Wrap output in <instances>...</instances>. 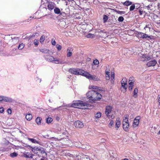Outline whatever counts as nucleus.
<instances>
[{"mask_svg": "<svg viewBox=\"0 0 160 160\" xmlns=\"http://www.w3.org/2000/svg\"><path fill=\"white\" fill-rule=\"evenodd\" d=\"M69 72L72 74L75 75H81L89 79H92L94 81L99 80L98 77L95 75H91L89 73L84 71L82 69L78 68H71Z\"/></svg>", "mask_w": 160, "mask_h": 160, "instance_id": "obj_1", "label": "nucleus"}, {"mask_svg": "<svg viewBox=\"0 0 160 160\" xmlns=\"http://www.w3.org/2000/svg\"><path fill=\"white\" fill-rule=\"evenodd\" d=\"M86 96L88 98L86 102L88 103L94 102L96 100H99L102 97L100 93L93 90L88 92L86 94Z\"/></svg>", "mask_w": 160, "mask_h": 160, "instance_id": "obj_2", "label": "nucleus"}, {"mask_svg": "<svg viewBox=\"0 0 160 160\" xmlns=\"http://www.w3.org/2000/svg\"><path fill=\"white\" fill-rule=\"evenodd\" d=\"M87 102H84L81 100L73 101V103L71 105L72 107L81 109H89L91 106Z\"/></svg>", "mask_w": 160, "mask_h": 160, "instance_id": "obj_3", "label": "nucleus"}, {"mask_svg": "<svg viewBox=\"0 0 160 160\" xmlns=\"http://www.w3.org/2000/svg\"><path fill=\"white\" fill-rule=\"evenodd\" d=\"M44 58L47 61L56 64H62L66 63V61L64 58H54L52 56L47 55L45 56Z\"/></svg>", "mask_w": 160, "mask_h": 160, "instance_id": "obj_4", "label": "nucleus"}, {"mask_svg": "<svg viewBox=\"0 0 160 160\" xmlns=\"http://www.w3.org/2000/svg\"><path fill=\"white\" fill-rule=\"evenodd\" d=\"M135 34H136V36L138 38L143 39H147L148 38L151 39L150 36H149L147 34L142 32H137Z\"/></svg>", "mask_w": 160, "mask_h": 160, "instance_id": "obj_5", "label": "nucleus"}, {"mask_svg": "<svg viewBox=\"0 0 160 160\" xmlns=\"http://www.w3.org/2000/svg\"><path fill=\"white\" fill-rule=\"evenodd\" d=\"M121 84L122 87L123 88V90H122V91H123V92H125L128 87L127 79L125 78H123L122 79L121 81Z\"/></svg>", "mask_w": 160, "mask_h": 160, "instance_id": "obj_6", "label": "nucleus"}, {"mask_svg": "<svg viewBox=\"0 0 160 160\" xmlns=\"http://www.w3.org/2000/svg\"><path fill=\"white\" fill-rule=\"evenodd\" d=\"M74 126L78 128H82L84 127V124L82 122L80 121H77L74 123Z\"/></svg>", "mask_w": 160, "mask_h": 160, "instance_id": "obj_7", "label": "nucleus"}, {"mask_svg": "<svg viewBox=\"0 0 160 160\" xmlns=\"http://www.w3.org/2000/svg\"><path fill=\"white\" fill-rule=\"evenodd\" d=\"M23 156L27 158H32L34 156L32 154L31 152H24L23 153Z\"/></svg>", "mask_w": 160, "mask_h": 160, "instance_id": "obj_8", "label": "nucleus"}, {"mask_svg": "<svg viewBox=\"0 0 160 160\" xmlns=\"http://www.w3.org/2000/svg\"><path fill=\"white\" fill-rule=\"evenodd\" d=\"M140 61L143 62L147 61L151 59V58L150 56L147 55H146L142 54L140 56Z\"/></svg>", "mask_w": 160, "mask_h": 160, "instance_id": "obj_9", "label": "nucleus"}, {"mask_svg": "<svg viewBox=\"0 0 160 160\" xmlns=\"http://www.w3.org/2000/svg\"><path fill=\"white\" fill-rule=\"evenodd\" d=\"M28 140L31 141L33 143H37L39 144L40 145H42V142L39 141V139L38 138H37L38 140H36L35 139L29 138H28Z\"/></svg>", "mask_w": 160, "mask_h": 160, "instance_id": "obj_10", "label": "nucleus"}, {"mask_svg": "<svg viewBox=\"0 0 160 160\" xmlns=\"http://www.w3.org/2000/svg\"><path fill=\"white\" fill-rule=\"evenodd\" d=\"M112 109V107L110 106H108L106 107L105 113L108 117L109 116H110V115H109V114L111 112Z\"/></svg>", "mask_w": 160, "mask_h": 160, "instance_id": "obj_11", "label": "nucleus"}, {"mask_svg": "<svg viewBox=\"0 0 160 160\" xmlns=\"http://www.w3.org/2000/svg\"><path fill=\"white\" fill-rule=\"evenodd\" d=\"M140 119V116H138L136 118L134 119L133 124V126L134 127H135L138 126L139 124V120Z\"/></svg>", "mask_w": 160, "mask_h": 160, "instance_id": "obj_12", "label": "nucleus"}, {"mask_svg": "<svg viewBox=\"0 0 160 160\" xmlns=\"http://www.w3.org/2000/svg\"><path fill=\"white\" fill-rule=\"evenodd\" d=\"M157 63V61L155 60H153L148 62L147 64V65L148 67L154 66Z\"/></svg>", "mask_w": 160, "mask_h": 160, "instance_id": "obj_13", "label": "nucleus"}, {"mask_svg": "<svg viewBox=\"0 0 160 160\" xmlns=\"http://www.w3.org/2000/svg\"><path fill=\"white\" fill-rule=\"evenodd\" d=\"M55 5L54 3L52 2H48V9L50 10H52L55 8Z\"/></svg>", "mask_w": 160, "mask_h": 160, "instance_id": "obj_14", "label": "nucleus"}, {"mask_svg": "<svg viewBox=\"0 0 160 160\" xmlns=\"http://www.w3.org/2000/svg\"><path fill=\"white\" fill-rule=\"evenodd\" d=\"M29 147H30L32 148L31 150L32 152L35 154H36L37 155H38V151H39V150H41V148H38V147H32L30 146H28Z\"/></svg>", "mask_w": 160, "mask_h": 160, "instance_id": "obj_15", "label": "nucleus"}, {"mask_svg": "<svg viewBox=\"0 0 160 160\" xmlns=\"http://www.w3.org/2000/svg\"><path fill=\"white\" fill-rule=\"evenodd\" d=\"M72 51L73 49L69 47L68 48L67 51L68 52L67 54V56L68 57H70L72 55Z\"/></svg>", "mask_w": 160, "mask_h": 160, "instance_id": "obj_16", "label": "nucleus"}, {"mask_svg": "<svg viewBox=\"0 0 160 160\" xmlns=\"http://www.w3.org/2000/svg\"><path fill=\"white\" fill-rule=\"evenodd\" d=\"M2 101L6 102H11L12 101V99L11 98L6 97L3 96Z\"/></svg>", "mask_w": 160, "mask_h": 160, "instance_id": "obj_17", "label": "nucleus"}, {"mask_svg": "<svg viewBox=\"0 0 160 160\" xmlns=\"http://www.w3.org/2000/svg\"><path fill=\"white\" fill-rule=\"evenodd\" d=\"M120 118H118L116 119V124H115V127L116 128H117V130L120 126Z\"/></svg>", "mask_w": 160, "mask_h": 160, "instance_id": "obj_18", "label": "nucleus"}, {"mask_svg": "<svg viewBox=\"0 0 160 160\" xmlns=\"http://www.w3.org/2000/svg\"><path fill=\"white\" fill-rule=\"evenodd\" d=\"M122 125L124 130L126 131H127L129 126L128 122L126 123H122Z\"/></svg>", "mask_w": 160, "mask_h": 160, "instance_id": "obj_19", "label": "nucleus"}, {"mask_svg": "<svg viewBox=\"0 0 160 160\" xmlns=\"http://www.w3.org/2000/svg\"><path fill=\"white\" fill-rule=\"evenodd\" d=\"M111 82L113 84L114 82L115 74L113 72H111Z\"/></svg>", "mask_w": 160, "mask_h": 160, "instance_id": "obj_20", "label": "nucleus"}, {"mask_svg": "<svg viewBox=\"0 0 160 160\" xmlns=\"http://www.w3.org/2000/svg\"><path fill=\"white\" fill-rule=\"evenodd\" d=\"M54 12L57 14H59L61 15L62 14V12H61L60 9L58 8H55L54 10Z\"/></svg>", "mask_w": 160, "mask_h": 160, "instance_id": "obj_21", "label": "nucleus"}, {"mask_svg": "<svg viewBox=\"0 0 160 160\" xmlns=\"http://www.w3.org/2000/svg\"><path fill=\"white\" fill-rule=\"evenodd\" d=\"M122 3L124 6H128L132 5V2L129 0H127L125 2H122Z\"/></svg>", "mask_w": 160, "mask_h": 160, "instance_id": "obj_22", "label": "nucleus"}, {"mask_svg": "<svg viewBox=\"0 0 160 160\" xmlns=\"http://www.w3.org/2000/svg\"><path fill=\"white\" fill-rule=\"evenodd\" d=\"M128 116L127 115H125L123 120L122 123H126L128 122Z\"/></svg>", "mask_w": 160, "mask_h": 160, "instance_id": "obj_23", "label": "nucleus"}, {"mask_svg": "<svg viewBox=\"0 0 160 160\" xmlns=\"http://www.w3.org/2000/svg\"><path fill=\"white\" fill-rule=\"evenodd\" d=\"M39 50L40 52L46 54L48 53L49 52V50L46 48L41 49Z\"/></svg>", "mask_w": 160, "mask_h": 160, "instance_id": "obj_24", "label": "nucleus"}, {"mask_svg": "<svg viewBox=\"0 0 160 160\" xmlns=\"http://www.w3.org/2000/svg\"><path fill=\"white\" fill-rule=\"evenodd\" d=\"M138 90L137 88H135L133 91V97L136 98L138 96Z\"/></svg>", "mask_w": 160, "mask_h": 160, "instance_id": "obj_25", "label": "nucleus"}, {"mask_svg": "<svg viewBox=\"0 0 160 160\" xmlns=\"http://www.w3.org/2000/svg\"><path fill=\"white\" fill-rule=\"evenodd\" d=\"M32 118V116L31 114H28L26 116V118L28 121L31 120Z\"/></svg>", "mask_w": 160, "mask_h": 160, "instance_id": "obj_26", "label": "nucleus"}, {"mask_svg": "<svg viewBox=\"0 0 160 160\" xmlns=\"http://www.w3.org/2000/svg\"><path fill=\"white\" fill-rule=\"evenodd\" d=\"M41 120H42V118H40L39 117H38L36 120V123L38 125L40 124L41 123Z\"/></svg>", "mask_w": 160, "mask_h": 160, "instance_id": "obj_27", "label": "nucleus"}, {"mask_svg": "<svg viewBox=\"0 0 160 160\" xmlns=\"http://www.w3.org/2000/svg\"><path fill=\"white\" fill-rule=\"evenodd\" d=\"M108 19V17L106 15L103 16V20L104 23H105Z\"/></svg>", "mask_w": 160, "mask_h": 160, "instance_id": "obj_28", "label": "nucleus"}, {"mask_svg": "<svg viewBox=\"0 0 160 160\" xmlns=\"http://www.w3.org/2000/svg\"><path fill=\"white\" fill-rule=\"evenodd\" d=\"M138 12L140 15H142L144 13H145V12L143 11L142 8H139L138 9Z\"/></svg>", "mask_w": 160, "mask_h": 160, "instance_id": "obj_29", "label": "nucleus"}, {"mask_svg": "<svg viewBox=\"0 0 160 160\" xmlns=\"http://www.w3.org/2000/svg\"><path fill=\"white\" fill-rule=\"evenodd\" d=\"M18 153H16L15 152H14L11 153L10 154V156L11 157H12V158H14V157H16L18 156Z\"/></svg>", "mask_w": 160, "mask_h": 160, "instance_id": "obj_30", "label": "nucleus"}, {"mask_svg": "<svg viewBox=\"0 0 160 160\" xmlns=\"http://www.w3.org/2000/svg\"><path fill=\"white\" fill-rule=\"evenodd\" d=\"M46 122L48 123H50L52 121V119L51 118H48L46 119Z\"/></svg>", "mask_w": 160, "mask_h": 160, "instance_id": "obj_31", "label": "nucleus"}, {"mask_svg": "<svg viewBox=\"0 0 160 160\" xmlns=\"http://www.w3.org/2000/svg\"><path fill=\"white\" fill-rule=\"evenodd\" d=\"M24 47V45L22 43L20 44L18 46V49L19 50H22Z\"/></svg>", "mask_w": 160, "mask_h": 160, "instance_id": "obj_32", "label": "nucleus"}, {"mask_svg": "<svg viewBox=\"0 0 160 160\" xmlns=\"http://www.w3.org/2000/svg\"><path fill=\"white\" fill-rule=\"evenodd\" d=\"M45 38L44 35H42L40 38L39 41L41 43H42L45 40Z\"/></svg>", "mask_w": 160, "mask_h": 160, "instance_id": "obj_33", "label": "nucleus"}, {"mask_svg": "<svg viewBox=\"0 0 160 160\" xmlns=\"http://www.w3.org/2000/svg\"><path fill=\"white\" fill-rule=\"evenodd\" d=\"M101 116V113L100 112H97L95 116V117L96 118H99Z\"/></svg>", "mask_w": 160, "mask_h": 160, "instance_id": "obj_34", "label": "nucleus"}, {"mask_svg": "<svg viewBox=\"0 0 160 160\" xmlns=\"http://www.w3.org/2000/svg\"><path fill=\"white\" fill-rule=\"evenodd\" d=\"M115 11L117 13L121 15L125 13V12L124 11H118L116 10H115Z\"/></svg>", "mask_w": 160, "mask_h": 160, "instance_id": "obj_35", "label": "nucleus"}, {"mask_svg": "<svg viewBox=\"0 0 160 160\" xmlns=\"http://www.w3.org/2000/svg\"><path fill=\"white\" fill-rule=\"evenodd\" d=\"M93 63L94 65H97L99 63V62L97 59H95L93 60Z\"/></svg>", "mask_w": 160, "mask_h": 160, "instance_id": "obj_36", "label": "nucleus"}, {"mask_svg": "<svg viewBox=\"0 0 160 160\" xmlns=\"http://www.w3.org/2000/svg\"><path fill=\"white\" fill-rule=\"evenodd\" d=\"M135 8V6L134 4H132L130 7V11H132Z\"/></svg>", "mask_w": 160, "mask_h": 160, "instance_id": "obj_37", "label": "nucleus"}, {"mask_svg": "<svg viewBox=\"0 0 160 160\" xmlns=\"http://www.w3.org/2000/svg\"><path fill=\"white\" fill-rule=\"evenodd\" d=\"M124 18L123 17L120 16L118 18V20L119 22H122L124 20Z\"/></svg>", "mask_w": 160, "mask_h": 160, "instance_id": "obj_38", "label": "nucleus"}, {"mask_svg": "<svg viewBox=\"0 0 160 160\" xmlns=\"http://www.w3.org/2000/svg\"><path fill=\"white\" fill-rule=\"evenodd\" d=\"M38 40L37 39H35L34 40V43L35 45L38 46Z\"/></svg>", "mask_w": 160, "mask_h": 160, "instance_id": "obj_39", "label": "nucleus"}, {"mask_svg": "<svg viewBox=\"0 0 160 160\" xmlns=\"http://www.w3.org/2000/svg\"><path fill=\"white\" fill-rule=\"evenodd\" d=\"M56 47L58 50L59 51L61 50L62 48V46L59 44H57L56 45Z\"/></svg>", "mask_w": 160, "mask_h": 160, "instance_id": "obj_40", "label": "nucleus"}, {"mask_svg": "<svg viewBox=\"0 0 160 160\" xmlns=\"http://www.w3.org/2000/svg\"><path fill=\"white\" fill-rule=\"evenodd\" d=\"M114 122L113 120L110 121V123L109 124L108 126L109 127H111L113 125Z\"/></svg>", "mask_w": 160, "mask_h": 160, "instance_id": "obj_41", "label": "nucleus"}, {"mask_svg": "<svg viewBox=\"0 0 160 160\" xmlns=\"http://www.w3.org/2000/svg\"><path fill=\"white\" fill-rule=\"evenodd\" d=\"M39 151H40L41 153L42 154L45 153L46 156H47V153H46L45 151L44 150L43 148L42 149H41V150H39Z\"/></svg>", "mask_w": 160, "mask_h": 160, "instance_id": "obj_42", "label": "nucleus"}, {"mask_svg": "<svg viewBox=\"0 0 160 160\" xmlns=\"http://www.w3.org/2000/svg\"><path fill=\"white\" fill-rule=\"evenodd\" d=\"M144 29L145 30H147V31H150V27H148V25H146V26L144 27Z\"/></svg>", "mask_w": 160, "mask_h": 160, "instance_id": "obj_43", "label": "nucleus"}, {"mask_svg": "<svg viewBox=\"0 0 160 160\" xmlns=\"http://www.w3.org/2000/svg\"><path fill=\"white\" fill-rule=\"evenodd\" d=\"M134 81H128V84L129 86H134Z\"/></svg>", "mask_w": 160, "mask_h": 160, "instance_id": "obj_44", "label": "nucleus"}, {"mask_svg": "<svg viewBox=\"0 0 160 160\" xmlns=\"http://www.w3.org/2000/svg\"><path fill=\"white\" fill-rule=\"evenodd\" d=\"M94 35L92 34L91 33H89L87 35V37L88 38H90L91 37H93L94 36Z\"/></svg>", "mask_w": 160, "mask_h": 160, "instance_id": "obj_45", "label": "nucleus"}, {"mask_svg": "<svg viewBox=\"0 0 160 160\" xmlns=\"http://www.w3.org/2000/svg\"><path fill=\"white\" fill-rule=\"evenodd\" d=\"M52 44L53 45H55L56 44V41H55L54 39L52 38Z\"/></svg>", "mask_w": 160, "mask_h": 160, "instance_id": "obj_46", "label": "nucleus"}, {"mask_svg": "<svg viewBox=\"0 0 160 160\" xmlns=\"http://www.w3.org/2000/svg\"><path fill=\"white\" fill-rule=\"evenodd\" d=\"M36 81L40 83L41 81V79L37 77L36 78Z\"/></svg>", "mask_w": 160, "mask_h": 160, "instance_id": "obj_47", "label": "nucleus"}, {"mask_svg": "<svg viewBox=\"0 0 160 160\" xmlns=\"http://www.w3.org/2000/svg\"><path fill=\"white\" fill-rule=\"evenodd\" d=\"M4 111V109L3 108H0V113H2Z\"/></svg>", "mask_w": 160, "mask_h": 160, "instance_id": "obj_48", "label": "nucleus"}, {"mask_svg": "<svg viewBox=\"0 0 160 160\" xmlns=\"http://www.w3.org/2000/svg\"><path fill=\"white\" fill-rule=\"evenodd\" d=\"M90 88L93 89H97V87L94 86H91L90 87Z\"/></svg>", "mask_w": 160, "mask_h": 160, "instance_id": "obj_49", "label": "nucleus"}, {"mask_svg": "<svg viewBox=\"0 0 160 160\" xmlns=\"http://www.w3.org/2000/svg\"><path fill=\"white\" fill-rule=\"evenodd\" d=\"M134 78L133 77H130L129 78V81H133Z\"/></svg>", "mask_w": 160, "mask_h": 160, "instance_id": "obj_50", "label": "nucleus"}, {"mask_svg": "<svg viewBox=\"0 0 160 160\" xmlns=\"http://www.w3.org/2000/svg\"><path fill=\"white\" fill-rule=\"evenodd\" d=\"M133 86H128V89L129 91H131L132 90V88H133Z\"/></svg>", "mask_w": 160, "mask_h": 160, "instance_id": "obj_51", "label": "nucleus"}, {"mask_svg": "<svg viewBox=\"0 0 160 160\" xmlns=\"http://www.w3.org/2000/svg\"><path fill=\"white\" fill-rule=\"evenodd\" d=\"M105 79L107 80H109L110 79L109 75L106 76L105 77Z\"/></svg>", "mask_w": 160, "mask_h": 160, "instance_id": "obj_52", "label": "nucleus"}, {"mask_svg": "<svg viewBox=\"0 0 160 160\" xmlns=\"http://www.w3.org/2000/svg\"><path fill=\"white\" fill-rule=\"evenodd\" d=\"M110 118H112V119H113V118H114L115 116H114V115H111V116H110H110H109V117H108V118H110Z\"/></svg>", "mask_w": 160, "mask_h": 160, "instance_id": "obj_53", "label": "nucleus"}, {"mask_svg": "<svg viewBox=\"0 0 160 160\" xmlns=\"http://www.w3.org/2000/svg\"><path fill=\"white\" fill-rule=\"evenodd\" d=\"M8 113L11 114L12 112V111L11 109H8Z\"/></svg>", "mask_w": 160, "mask_h": 160, "instance_id": "obj_54", "label": "nucleus"}, {"mask_svg": "<svg viewBox=\"0 0 160 160\" xmlns=\"http://www.w3.org/2000/svg\"><path fill=\"white\" fill-rule=\"evenodd\" d=\"M54 138V139H55V141H56V140L59 141V140H60L61 139H58L57 138H54V137H52V138Z\"/></svg>", "mask_w": 160, "mask_h": 160, "instance_id": "obj_55", "label": "nucleus"}, {"mask_svg": "<svg viewBox=\"0 0 160 160\" xmlns=\"http://www.w3.org/2000/svg\"><path fill=\"white\" fill-rule=\"evenodd\" d=\"M106 75H109V72L108 71H106L105 72Z\"/></svg>", "mask_w": 160, "mask_h": 160, "instance_id": "obj_56", "label": "nucleus"}, {"mask_svg": "<svg viewBox=\"0 0 160 160\" xmlns=\"http://www.w3.org/2000/svg\"><path fill=\"white\" fill-rule=\"evenodd\" d=\"M12 39V40H16L17 41L18 40V38L17 37L14 38L13 39Z\"/></svg>", "mask_w": 160, "mask_h": 160, "instance_id": "obj_57", "label": "nucleus"}, {"mask_svg": "<svg viewBox=\"0 0 160 160\" xmlns=\"http://www.w3.org/2000/svg\"><path fill=\"white\" fill-rule=\"evenodd\" d=\"M3 96H0V101H2Z\"/></svg>", "mask_w": 160, "mask_h": 160, "instance_id": "obj_58", "label": "nucleus"}, {"mask_svg": "<svg viewBox=\"0 0 160 160\" xmlns=\"http://www.w3.org/2000/svg\"><path fill=\"white\" fill-rule=\"evenodd\" d=\"M122 160H129V159L128 158H125L124 159H122Z\"/></svg>", "mask_w": 160, "mask_h": 160, "instance_id": "obj_59", "label": "nucleus"}, {"mask_svg": "<svg viewBox=\"0 0 160 160\" xmlns=\"http://www.w3.org/2000/svg\"><path fill=\"white\" fill-rule=\"evenodd\" d=\"M37 33H34V34H33L32 35V37H33V36H35V35L37 34Z\"/></svg>", "mask_w": 160, "mask_h": 160, "instance_id": "obj_60", "label": "nucleus"}, {"mask_svg": "<svg viewBox=\"0 0 160 160\" xmlns=\"http://www.w3.org/2000/svg\"><path fill=\"white\" fill-rule=\"evenodd\" d=\"M158 135H160V130L158 132Z\"/></svg>", "mask_w": 160, "mask_h": 160, "instance_id": "obj_61", "label": "nucleus"}, {"mask_svg": "<svg viewBox=\"0 0 160 160\" xmlns=\"http://www.w3.org/2000/svg\"><path fill=\"white\" fill-rule=\"evenodd\" d=\"M49 102H51V100H50V99H49Z\"/></svg>", "mask_w": 160, "mask_h": 160, "instance_id": "obj_62", "label": "nucleus"}, {"mask_svg": "<svg viewBox=\"0 0 160 160\" xmlns=\"http://www.w3.org/2000/svg\"><path fill=\"white\" fill-rule=\"evenodd\" d=\"M73 1V0H70V1Z\"/></svg>", "mask_w": 160, "mask_h": 160, "instance_id": "obj_63", "label": "nucleus"}, {"mask_svg": "<svg viewBox=\"0 0 160 160\" xmlns=\"http://www.w3.org/2000/svg\"><path fill=\"white\" fill-rule=\"evenodd\" d=\"M102 32V31L101 30L100 32Z\"/></svg>", "mask_w": 160, "mask_h": 160, "instance_id": "obj_64", "label": "nucleus"}]
</instances>
